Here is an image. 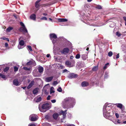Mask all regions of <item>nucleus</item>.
Wrapping results in <instances>:
<instances>
[{"mask_svg":"<svg viewBox=\"0 0 126 126\" xmlns=\"http://www.w3.org/2000/svg\"><path fill=\"white\" fill-rule=\"evenodd\" d=\"M108 103H106L103 108V115L104 117L106 118L112 116L113 114L111 107H110Z\"/></svg>","mask_w":126,"mask_h":126,"instance_id":"nucleus-1","label":"nucleus"},{"mask_svg":"<svg viewBox=\"0 0 126 126\" xmlns=\"http://www.w3.org/2000/svg\"><path fill=\"white\" fill-rule=\"evenodd\" d=\"M50 39L52 40V42L54 44L56 42L57 36L54 33H51L50 34Z\"/></svg>","mask_w":126,"mask_h":126,"instance_id":"nucleus-2","label":"nucleus"},{"mask_svg":"<svg viewBox=\"0 0 126 126\" xmlns=\"http://www.w3.org/2000/svg\"><path fill=\"white\" fill-rule=\"evenodd\" d=\"M30 118L32 121H34L37 119L38 117L36 115L32 114L30 116Z\"/></svg>","mask_w":126,"mask_h":126,"instance_id":"nucleus-3","label":"nucleus"},{"mask_svg":"<svg viewBox=\"0 0 126 126\" xmlns=\"http://www.w3.org/2000/svg\"><path fill=\"white\" fill-rule=\"evenodd\" d=\"M64 101L65 102H66L67 101H69L70 102L73 103L74 104V105L75 99L74 98L71 97H68L66 98L64 100Z\"/></svg>","mask_w":126,"mask_h":126,"instance_id":"nucleus-4","label":"nucleus"},{"mask_svg":"<svg viewBox=\"0 0 126 126\" xmlns=\"http://www.w3.org/2000/svg\"><path fill=\"white\" fill-rule=\"evenodd\" d=\"M50 107V105L48 103L43 104L42 107V108L43 109L48 110Z\"/></svg>","mask_w":126,"mask_h":126,"instance_id":"nucleus-5","label":"nucleus"},{"mask_svg":"<svg viewBox=\"0 0 126 126\" xmlns=\"http://www.w3.org/2000/svg\"><path fill=\"white\" fill-rule=\"evenodd\" d=\"M19 30L20 32H22L26 33L28 32L25 26L20 27Z\"/></svg>","mask_w":126,"mask_h":126,"instance_id":"nucleus-6","label":"nucleus"},{"mask_svg":"<svg viewBox=\"0 0 126 126\" xmlns=\"http://www.w3.org/2000/svg\"><path fill=\"white\" fill-rule=\"evenodd\" d=\"M77 74L73 73L70 74L68 77L70 79H72L73 78H77Z\"/></svg>","mask_w":126,"mask_h":126,"instance_id":"nucleus-7","label":"nucleus"},{"mask_svg":"<svg viewBox=\"0 0 126 126\" xmlns=\"http://www.w3.org/2000/svg\"><path fill=\"white\" fill-rule=\"evenodd\" d=\"M69 51V48H66L63 49V50L61 51V52L64 54H66L68 53Z\"/></svg>","mask_w":126,"mask_h":126,"instance_id":"nucleus-8","label":"nucleus"},{"mask_svg":"<svg viewBox=\"0 0 126 126\" xmlns=\"http://www.w3.org/2000/svg\"><path fill=\"white\" fill-rule=\"evenodd\" d=\"M53 78V76L47 78L45 79V81L47 82H50L52 80Z\"/></svg>","mask_w":126,"mask_h":126,"instance_id":"nucleus-9","label":"nucleus"},{"mask_svg":"<svg viewBox=\"0 0 126 126\" xmlns=\"http://www.w3.org/2000/svg\"><path fill=\"white\" fill-rule=\"evenodd\" d=\"M39 89L38 88H36L34 89L33 91V94L35 95H37Z\"/></svg>","mask_w":126,"mask_h":126,"instance_id":"nucleus-10","label":"nucleus"},{"mask_svg":"<svg viewBox=\"0 0 126 126\" xmlns=\"http://www.w3.org/2000/svg\"><path fill=\"white\" fill-rule=\"evenodd\" d=\"M13 83L14 85L17 86L20 85L17 79H15L13 81Z\"/></svg>","mask_w":126,"mask_h":126,"instance_id":"nucleus-11","label":"nucleus"},{"mask_svg":"<svg viewBox=\"0 0 126 126\" xmlns=\"http://www.w3.org/2000/svg\"><path fill=\"white\" fill-rule=\"evenodd\" d=\"M34 81H32L29 85L27 87V88L28 89L31 88L34 84Z\"/></svg>","mask_w":126,"mask_h":126,"instance_id":"nucleus-12","label":"nucleus"},{"mask_svg":"<svg viewBox=\"0 0 126 126\" xmlns=\"http://www.w3.org/2000/svg\"><path fill=\"white\" fill-rule=\"evenodd\" d=\"M116 105H117V107L118 108H119L122 110H124V108L122 104L121 103H118V104H116Z\"/></svg>","mask_w":126,"mask_h":126,"instance_id":"nucleus-13","label":"nucleus"},{"mask_svg":"<svg viewBox=\"0 0 126 126\" xmlns=\"http://www.w3.org/2000/svg\"><path fill=\"white\" fill-rule=\"evenodd\" d=\"M67 110H65L64 111H63L62 110L61 111V113H62V114L63 115V118H64L65 117L66 115V112Z\"/></svg>","mask_w":126,"mask_h":126,"instance_id":"nucleus-14","label":"nucleus"},{"mask_svg":"<svg viewBox=\"0 0 126 126\" xmlns=\"http://www.w3.org/2000/svg\"><path fill=\"white\" fill-rule=\"evenodd\" d=\"M71 63L70 61H67L65 63V64L67 66L71 67L72 66L71 65Z\"/></svg>","mask_w":126,"mask_h":126,"instance_id":"nucleus-15","label":"nucleus"},{"mask_svg":"<svg viewBox=\"0 0 126 126\" xmlns=\"http://www.w3.org/2000/svg\"><path fill=\"white\" fill-rule=\"evenodd\" d=\"M30 18L34 20H35L36 19V16L34 14H33L31 15L30 16Z\"/></svg>","mask_w":126,"mask_h":126,"instance_id":"nucleus-16","label":"nucleus"},{"mask_svg":"<svg viewBox=\"0 0 126 126\" xmlns=\"http://www.w3.org/2000/svg\"><path fill=\"white\" fill-rule=\"evenodd\" d=\"M58 21L59 22H64L67 21L68 20L66 18H59Z\"/></svg>","mask_w":126,"mask_h":126,"instance_id":"nucleus-17","label":"nucleus"},{"mask_svg":"<svg viewBox=\"0 0 126 126\" xmlns=\"http://www.w3.org/2000/svg\"><path fill=\"white\" fill-rule=\"evenodd\" d=\"M41 0H38L35 2V6L36 8H38L40 6L39 3L41 1Z\"/></svg>","mask_w":126,"mask_h":126,"instance_id":"nucleus-18","label":"nucleus"},{"mask_svg":"<svg viewBox=\"0 0 126 126\" xmlns=\"http://www.w3.org/2000/svg\"><path fill=\"white\" fill-rule=\"evenodd\" d=\"M39 72L40 73H41L43 72L44 70L43 68L41 66H39L38 68Z\"/></svg>","mask_w":126,"mask_h":126,"instance_id":"nucleus-19","label":"nucleus"},{"mask_svg":"<svg viewBox=\"0 0 126 126\" xmlns=\"http://www.w3.org/2000/svg\"><path fill=\"white\" fill-rule=\"evenodd\" d=\"M88 83L85 81L81 83V85L82 87L86 86H88Z\"/></svg>","mask_w":126,"mask_h":126,"instance_id":"nucleus-20","label":"nucleus"},{"mask_svg":"<svg viewBox=\"0 0 126 126\" xmlns=\"http://www.w3.org/2000/svg\"><path fill=\"white\" fill-rule=\"evenodd\" d=\"M81 57L83 60H85L88 57L87 55L82 54L81 55Z\"/></svg>","mask_w":126,"mask_h":126,"instance_id":"nucleus-21","label":"nucleus"},{"mask_svg":"<svg viewBox=\"0 0 126 126\" xmlns=\"http://www.w3.org/2000/svg\"><path fill=\"white\" fill-rule=\"evenodd\" d=\"M98 70V64L97 66L93 67L92 69V71H96Z\"/></svg>","mask_w":126,"mask_h":126,"instance_id":"nucleus-22","label":"nucleus"},{"mask_svg":"<svg viewBox=\"0 0 126 126\" xmlns=\"http://www.w3.org/2000/svg\"><path fill=\"white\" fill-rule=\"evenodd\" d=\"M58 114L57 113H54L53 115V118L55 119H56L58 116Z\"/></svg>","mask_w":126,"mask_h":126,"instance_id":"nucleus-23","label":"nucleus"},{"mask_svg":"<svg viewBox=\"0 0 126 126\" xmlns=\"http://www.w3.org/2000/svg\"><path fill=\"white\" fill-rule=\"evenodd\" d=\"M19 45L23 46L25 44L24 41L23 40H20L19 42Z\"/></svg>","mask_w":126,"mask_h":126,"instance_id":"nucleus-24","label":"nucleus"},{"mask_svg":"<svg viewBox=\"0 0 126 126\" xmlns=\"http://www.w3.org/2000/svg\"><path fill=\"white\" fill-rule=\"evenodd\" d=\"M35 100H36V102H39L41 100V97H39L38 98H35Z\"/></svg>","mask_w":126,"mask_h":126,"instance_id":"nucleus-25","label":"nucleus"},{"mask_svg":"<svg viewBox=\"0 0 126 126\" xmlns=\"http://www.w3.org/2000/svg\"><path fill=\"white\" fill-rule=\"evenodd\" d=\"M54 88L53 87H51L50 89V93H54L55 91L54 90Z\"/></svg>","mask_w":126,"mask_h":126,"instance_id":"nucleus-26","label":"nucleus"},{"mask_svg":"<svg viewBox=\"0 0 126 126\" xmlns=\"http://www.w3.org/2000/svg\"><path fill=\"white\" fill-rule=\"evenodd\" d=\"M13 28L12 27H9L7 29L6 31L7 32H9Z\"/></svg>","mask_w":126,"mask_h":126,"instance_id":"nucleus-27","label":"nucleus"},{"mask_svg":"<svg viewBox=\"0 0 126 126\" xmlns=\"http://www.w3.org/2000/svg\"><path fill=\"white\" fill-rule=\"evenodd\" d=\"M109 64V63H107L104 66V67L103 69L104 70L106 69L107 68V65H108Z\"/></svg>","mask_w":126,"mask_h":126,"instance_id":"nucleus-28","label":"nucleus"},{"mask_svg":"<svg viewBox=\"0 0 126 126\" xmlns=\"http://www.w3.org/2000/svg\"><path fill=\"white\" fill-rule=\"evenodd\" d=\"M0 77L4 79H5L6 78V76L5 75L2 74L1 73H0Z\"/></svg>","mask_w":126,"mask_h":126,"instance_id":"nucleus-29","label":"nucleus"},{"mask_svg":"<svg viewBox=\"0 0 126 126\" xmlns=\"http://www.w3.org/2000/svg\"><path fill=\"white\" fill-rule=\"evenodd\" d=\"M80 54H78L76 55L75 58L76 59H79L80 58Z\"/></svg>","mask_w":126,"mask_h":126,"instance_id":"nucleus-30","label":"nucleus"},{"mask_svg":"<svg viewBox=\"0 0 126 126\" xmlns=\"http://www.w3.org/2000/svg\"><path fill=\"white\" fill-rule=\"evenodd\" d=\"M96 8L98 9H101L102 8L101 6L99 5H98L96 6Z\"/></svg>","mask_w":126,"mask_h":126,"instance_id":"nucleus-31","label":"nucleus"},{"mask_svg":"<svg viewBox=\"0 0 126 126\" xmlns=\"http://www.w3.org/2000/svg\"><path fill=\"white\" fill-rule=\"evenodd\" d=\"M112 52L110 51L108 53V55L109 57H111L112 56Z\"/></svg>","mask_w":126,"mask_h":126,"instance_id":"nucleus-32","label":"nucleus"},{"mask_svg":"<svg viewBox=\"0 0 126 126\" xmlns=\"http://www.w3.org/2000/svg\"><path fill=\"white\" fill-rule=\"evenodd\" d=\"M40 19L41 20H47V18L46 17L44 16L43 17H42L40 18Z\"/></svg>","mask_w":126,"mask_h":126,"instance_id":"nucleus-33","label":"nucleus"},{"mask_svg":"<svg viewBox=\"0 0 126 126\" xmlns=\"http://www.w3.org/2000/svg\"><path fill=\"white\" fill-rule=\"evenodd\" d=\"M9 69V67H6L4 69V71L5 72H6Z\"/></svg>","mask_w":126,"mask_h":126,"instance_id":"nucleus-34","label":"nucleus"},{"mask_svg":"<svg viewBox=\"0 0 126 126\" xmlns=\"http://www.w3.org/2000/svg\"><path fill=\"white\" fill-rule=\"evenodd\" d=\"M108 73L107 72L105 73L104 75V78H107L108 76Z\"/></svg>","mask_w":126,"mask_h":126,"instance_id":"nucleus-35","label":"nucleus"},{"mask_svg":"<svg viewBox=\"0 0 126 126\" xmlns=\"http://www.w3.org/2000/svg\"><path fill=\"white\" fill-rule=\"evenodd\" d=\"M58 84L57 82L56 81H54L53 83V84L54 85L56 86Z\"/></svg>","mask_w":126,"mask_h":126,"instance_id":"nucleus-36","label":"nucleus"},{"mask_svg":"<svg viewBox=\"0 0 126 126\" xmlns=\"http://www.w3.org/2000/svg\"><path fill=\"white\" fill-rule=\"evenodd\" d=\"M27 47L28 49H29L30 50V51H32V47L31 46H27Z\"/></svg>","mask_w":126,"mask_h":126,"instance_id":"nucleus-37","label":"nucleus"},{"mask_svg":"<svg viewBox=\"0 0 126 126\" xmlns=\"http://www.w3.org/2000/svg\"><path fill=\"white\" fill-rule=\"evenodd\" d=\"M18 68L16 66H15L14 67V71H17L18 70Z\"/></svg>","mask_w":126,"mask_h":126,"instance_id":"nucleus-38","label":"nucleus"},{"mask_svg":"<svg viewBox=\"0 0 126 126\" xmlns=\"http://www.w3.org/2000/svg\"><path fill=\"white\" fill-rule=\"evenodd\" d=\"M116 35L118 36V37L120 36L121 35V34H120L119 32H116Z\"/></svg>","mask_w":126,"mask_h":126,"instance_id":"nucleus-39","label":"nucleus"},{"mask_svg":"<svg viewBox=\"0 0 126 126\" xmlns=\"http://www.w3.org/2000/svg\"><path fill=\"white\" fill-rule=\"evenodd\" d=\"M57 91L60 92H62V88L61 87H59L58 89H57Z\"/></svg>","mask_w":126,"mask_h":126,"instance_id":"nucleus-40","label":"nucleus"},{"mask_svg":"<svg viewBox=\"0 0 126 126\" xmlns=\"http://www.w3.org/2000/svg\"><path fill=\"white\" fill-rule=\"evenodd\" d=\"M18 47L19 49H20L22 48L23 47V46H21L20 45H18Z\"/></svg>","mask_w":126,"mask_h":126,"instance_id":"nucleus-41","label":"nucleus"},{"mask_svg":"<svg viewBox=\"0 0 126 126\" xmlns=\"http://www.w3.org/2000/svg\"><path fill=\"white\" fill-rule=\"evenodd\" d=\"M35 125L34 124H30L28 125V126H35Z\"/></svg>","mask_w":126,"mask_h":126,"instance_id":"nucleus-42","label":"nucleus"},{"mask_svg":"<svg viewBox=\"0 0 126 126\" xmlns=\"http://www.w3.org/2000/svg\"><path fill=\"white\" fill-rule=\"evenodd\" d=\"M112 122L116 124H117V120H114L113 121H112Z\"/></svg>","mask_w":126,"mask_h":126,"instance_id":"nucleus-43","label":"nucleus"},{"mask_svg":"<svg viewBox=\"0 0 126 126\" xmlns=\"http://www.w3.org/2000/svg\"><path fill=\"white\" fill-rule=\"evenodd\" d=\"M117 124H120L121 123L122 124V123L120 122V120L119 119L117 120Z\"/></svg>","mask_w":126,"mask_h":126,"instance_id":"nucleus-44","label":"nucleus"},{"mask_svg":"<svg viewBox=\"0 0 126 126\" xmlns=\"http://www.w3.org/2000/svg\"><path fill=\"white\" fill-rule=\"evenodd\" d=\"M20 25L22 26V27L25 26L24 24L22 22H20Z\"/></svg>","mask_w":126,"mask_h":126,"instance_id":"nucleus-45","label":"nucleus"},{"mask_svg":"<svg viewBox=\"0 0 126 126\" xmlns=\"http://www.w3.org/2000/svg\"><path fill=\"white\" fill-rule=\"evenodd\" d=\"M23 68L25 70H30V69L29 68H28L26 67H24Z\"/></svg>","mask_w":126,"mask_h":126,"instance_id":"nucleus-46","label":"nucleus"},{"mask_svg":"<svg viewBox=\"0 0 126 126\" xmlns=\"http://www.w3.org/2000/svg\"><path fill=\"white\" fill-rule=\"evenodd\" d=\"M51 102L53 103H54L56 102V100L55 99L51 100Z\"/></svg>","mask_w":126,"mask_h":126,"instance_id":"nucleus-47","label":"nucleus"},{"mask_svg":"<svg viewBox=\"0 0 126 126\" xmlns=\"http://www.w3.org/2000/svg\"><path fill=\"white\" fill-rule=\"evenodd\" d=\"M115 116L117 118H118L119 117V115L117 113H116L115 114Z\"/></svg>","mask_w":126,"mask_h":126,"instance_id":"nucleus-48","label":"nucleus"},{"mask_svg":"<svg viewBox=\"0 0 126 126\" xmlns=\"http://www.w3.org/2000/svg\"><path fill=\"white\" fill-rule=\"evenodd\" d=\"M50 95H49L48 96L47 98V100H49L50 99Z\"/></svg>","mask_w":126,"mask_h":126,"instance_id":"nucleus-49","label":"nucleus"},{"mask_svg":"<svg viewBox=\"0 0 126 126\" xmlns=\"http://www.w3.org/2000/svg\"><path fill=\"white\" fill-rule=\"evenodd\" d=\"M119 54H118L116 55V59L118 58L119 57Z\"/></svg>","mask_w":126,"mask_h":126,"instance_id":"nucleus-50","label":"nucleus"},{"mask_svg":"<svg viewBox=\"0 0 126 126\" xmlns=\"http://www.w3.org/2000/svg\"><path fill=\"white\" fill-rule=\"evenodd\" d=\"M5 46L6 47H8V44L7 43H5Z\"/></svg>","mask_w":126,"mask_h":126,"instance_id":"nucleus-51","label":"nucleus"},{"mask_svg":"<svg viewBox=\"0 0 126 126\" xmlns=\"http://www.w3.org/2000/svg\"><path fill=\"white\" fill-rule=\"evenodd\" d=\"M123 19L125 21H126V17L124 16L123 17Z\"/></svg>","mask_w":126,"mask_h":126,"instance_id":"nucleus-52","label":"nucleus"},{"mask_svg":"<svg viewBox=\"0 0 126 126\" xmlns=\"http://www.w3.org/2000/svg\"><path fill=\"white\" fill-rule=\"evenodd\" d=\"M43 15L45 16H46L47 15V14L46 13H43Z\"/></svg>","mask_w":126,"mask_h":126,"instance_id":"nucleus-53","label":"nucleus"},{"mask_svg":"<svg viewBox=\"0 0 126 126\" xmlns=\"http://www.w3.org/2000/svg\"><path fill=\"white\" fill-rule=\"evenodd\" d=\"M6 38L4 37H2L1 38V39H3V40H6Z\"/></svg>","mask_w":126,"mask_h":126,"instance_id":"nucleus-54","label":"nucleus"},{"mask_svg":"<svg viewBox=\"0 0 126 126\" xmlns=\"http://www.w3.org/2000/svg\"><path fill=\"white\" fill-rule=\"evenodd\" d=\"M67 71V70H66V69H65L64 70H63V72L64 73V72H66Z\"/></svg>","mask_w":126,"mask_h":126,"instance_id":"nucleus-55","label":"nucleus"},{"mask_svg":"<svg viewBox=\"0 0 126 126\" xmlns=\"http://www.w3.org/2000/svg\"><path fill=\"white\" fill-rule=\"evenodd\" d=\"M50 55L49 54H48L47 55V58L49 57L50 56Z\"/></svg>","mask_w":126,"mask_h":126,"instance_id":"nucleus-56","label":"nucleus"},{"mask_svg":"<svg viewBox=\"0 0 126 126\" xmlns=\"http://www.w3.org/2000/svg\"><path fill=\"white\" fill-rule=\"evenodd\" d=\"M67 126H75L73 124H70L69 125H68Z\"/></svg>","mask_w":126,"mask_h":126,"instance_id":"nucleus-57","label":"nucleus"},{"mask_svg":"<svg viewBox=\"0 0 126 126\" xmlns=\"http://www.w3.org/2000/svg\"><path fill=\"white\" fill-rule=\"evenodd\" d=\"M73 105H72L71 106L68 107V108H73Z\"/></svg>","mask_w":126,"mask_h":126,"instance_id":"nucleus-58","label":"nucleus"},{"mask_svg":"<svg viewBox=\"0 0 126 126\" xmlns=\"http://www.w3.org/2000/svg\"><path fill=\"white\" fill-rule=\"evenodd\" d=\"M31 62H29L27 63V65H30V63Z\"/></svg>","mask_w":126,"mask_h":126,"instance_id":"nucleus-59","label":"nucleus"},{"mask_svg":"<svg viewBox=\"0 0 126 126\" xmlns=\"http://www.w3.org/2000/svg\"><path fill=\"white\" fill-rule=\"evenodd\" d=\"M123 123L124 124H126V121H124L122 123V124Z\"/></svg>","mask_w":126,"mask_h":126,"instance_id":"nucleus-60","label":"nucleus"},{"mask_svg":"<svg viewBox=\"0 0 126 126\" xmlns=\"http://www.w3.org/2000/svg\"><path fill=\"white\" fill-rule=\"evenodd\" d=\"M42 5H43L42 6H47V5L46 4H43Z\"/></svg>","mask_w":126,"mask_h":126,"instance_id":"nucleus-61","label":"nucleus"},{"mask_svg":"<svg viewBox=\"0 0 126 126\" xmlns=\"http://www.w3.org/2000/svg\"><path fill=\"white\" fill-rule=\"evenodd\" d=\"M73 56H71L70 57V58L71 59H72L73 58Z\"/></svg>","mask_w":126,"mask_h":126,"instance_id":"nucleus-62","label":"nucleus"},{"mask_svg":"<svg viewBox=\"0 0 126 126\" xmlns=\"http://www.w3.org/2000/svg\"><path fill=\"white\" fill-rule=\"evenodd\" d=\"M92 0H87V1L88 2H91Z\"/></svg>","mask_w":126,"mask_h":126,"instance_id":"nucleus-63","label":"nucleus"},{"mask_svg":"<svg viewBox=\"0 0 126 126\" xmlns=\"http://www.w3.org/2000/svg\"><path fill=\"white\" fill-rule=\"evenodd\" d=\"M6 40H7L8 41H9V39H8L7 38H6Z\"/></svg>","mask_w":126,"mask_h":126,"instance_id":"nucleus-64","label":"nucleus"}]
</instances>
